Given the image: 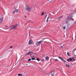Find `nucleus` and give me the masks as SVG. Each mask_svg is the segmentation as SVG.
I'll return each mask as SVG.
<instances>
[{
  "label": "nucleus",
  "mask_w": 76,
  "mask_h": 76,
  "mask_svg": "<svg viewBox=\"0 0 76 76\" xmlns=\"http://www.w3.org/2000/svg\"><path fill=\"white\" fill-rule=\"evenodd\" d=\"M72 17L73 16L72 15L67 17L66 19V22H70V21H71V20H72Z\"/></svg>",
  "instance_id": "obj_1"
},
{
  "label": "nucleus",
  "mask_w": 76,
  "mask_h": 76,
  "mask_svg": "<svg viewBox=\"0 0 76 76\" xmlns=\"http://www.w3.org/2000/svg\"><path fill=\"white\" fill-rule=\"evenodd\" d=\"M18 24L12 25L10 27H11V29H16L18 28Z\"/></svg>",
  "instance_id": "obj_2"
},
{
  "label": "nucleus",
  "mask_w": 76,
  "mask_h": 76,
  "mask_svg": "<svg viewBox=\"0 0 76 76\" xmlns=\"http://www.w3.org/2000/svg\"><path fill=\"white\" fill-rule=\"evenodd\" d=\"M25 9L27 10V11H28V12H29L32 10V8L30 7H29V6H26V8Z\"/></svg>",
  "instance_id": "obj_3"
},
{
  "label": "nucleus",
  "mask_w": 76,
  "mask_h": 76,
  "mask_svg": "<svg viewBox=\"0 0 76 76\" xmlns=\"http://www.w3.org/2000/svg\"><path fill=\"white\" fill-rule=\"evenodd\" d=\"M54 74V71H52L49 74V76H53V75Z\"/></svg>",
  "instance_id": "obj_4"
},
{
  "label": "nucleus",
  "mask_w": 76,
  "mask_h": 76,
  "mask_svg": "<svg viewBox=\"0 0 76 76\" xmlns=\"http://www.w3.org/2000/svg\"><path fill=\"white\" fill-rule=\"evenodd\" d=\"M4 18V17H1V19H0V23H1V22L3 21V19Z\"/></svg>",
  "instance_id": "obj_5"
},
{
  "label": "nucleus",
  "mask_w": 76,
  "mask_h": 76,
  "mask_svg": "<svg viewBox=\"0 0 76 76\" xmlns=\"http://www.w3.org/2000/svg\"><path fill=\"white\" fill-rule=\"evenodd\" d=\"M32 44V41L30 40L28 44L29 45H31Z\"/></svg>",
  "instance_id": "obj_6"
},
{
  "label": "nucleus",
  "mask_w": 76,
  "mask_h": 76,
  "mask_svg": "<svg viewBox=\"0 0 76 76\" xmlns=\"http://www.w3.org/2000/svg\"><path fill=\"white\" fill-rule=\"evenodd\" d=\"M36 45L37 46L39 45H40V44L39 42H36Z\"/></svg>",
  "instance_id": "obj_7"
},
{
  "label": "nucleus",
  "mask_w": 76,
  "mask_h": 76,
  "mask_svg": "<svg viewBox=\"0 0 76 76\" xmlns=\"http://www.w3.org/2000/svg\"><path fill=\"white\" fill-rule=\"evenodd\" d=\"M30 56L31 57H34L35 55L34 54H32L31 55H30Z\"/></svg>",
  "instance_id": "obj_8"
},
{
  "label": "nucleus",
  "mask_w": 76,
  "mask_h": 76,
  "mask_svg": "<svg viewBox=\"0 0 76 76\" xmlns=\"http://www.w3.org/2000/svg\"><path fill=\"white\" fill-rule=\"evenodd\" d=\"M39 42L40 44H41L43 42V41H42V40H41Z\"/></svg>",
  "instance_id": "obj_9"
},
{
  "label": "nucleus",
  "mask_w": 76,
  "mask_h": 76,
  "mask_svg": "<svg viewBox=\"0 0 76 76\" xmlns=\"http://www.w3.org/2000/svg\"><path fill=\"white\" fill-rule=\"evenodd\" d=\"M63 18V16H61L60 17L56 18V19H61V18Z\"/></svg>",
  "instance_id": "obj_10"
},
{
  "label": "nucleus",
  "mask_w": 76,
  "mask_h": 76,
  "mask_svg": "<svg viewBox=\"0 0 76 76\" xmlns=\"http://www.w3.org/2000/svg\"><path fill=\"white\" fill-rule=\"evenodd\" d=\"M32 52H31V51H29L28 53H26V54L27 55V54H31V53H32Z\"/></svg>",
  "instance_id": "obj_11"
},
{
  "label": "nucleus",
  "mask_w": 76,
  "mask_h": 76,
  "mask_svg": "<svg viewBox=\"0 0 76 76\" xmlns=\"http://www.w3.org/2000/svg\"><path fill=\"white\" fill-rule=\"evenodd\" d=\"M72 60L74 61H75V58H74V57H72Z\"/></svg>",
  "instance_id": "obj_12"
},
{
  "label": "nucleus",
  "mask_w": 76,
  "mask_h": 76,
  "mask_svg": "<svg viewBox=\"0 0 76 76\" xmlns=\"http://www.w3.org/2000/svg\"><path fill=\"white\" fill-rule=\"evenodd\" d=\"M31 60H36V59H35V58H31Z\"/></svg>",
  "instance_id": "obj_13"
},
{
  "label": "nucleus",
  "mask_w": 76,
  "mask_h": 76,
  "mask_svg": "<svg viewBox=\"0 0 76 76\" xmlns=\"http://www.w3.org/2000/svg\"><path fill=\"white\" fill-rule=\"evenodd\" d=\"M18 76H23V75H22V74H18Z\"/></svg>",
  "instance_id": "obj_14"
},
{
  "label": "nucleus",
  "mask_w": 76,
  "mask_h": 76,
  "mask_svg": "<svg viewBox=\"0 0 76 76\" xmlns=\"http://www.w3.org/2000/svg\"><path fill=\"white\" fill-rule=\"evenodd\" d=\"M66 66L67 67H69V66H70V65L67 64H66Z\"/></svg>",
  "instance_id": "obj_15"
},
{
  "label": "nucleus",
  "mask_w": 76,
  "mask_h": 76,
  "mask_svg": "<svg viewBox=\"0 0 76 76\" xmlns=\"http://www.w3.org/2000/svg\"><path fill=\"white\" fill-rule=\"evenodd\" d=\"M69 61H72V58H69Z\"/></svg>",
  "instance_id": "obj_16"
},
{
  "label": "nucleus",
  "mask_w": 76,
  "mask_h": 76,
  "mask_svg": "<svg viewBox=\"0 0 76 76\" xmlns=\"http://www.w3.org/2000/svg\"><path fill=\"white\" fill-rule=\"evenodd\" d=\"M19 11V10H18V9H16L15 10V12H18V11Z\"/></svg>",
  "instance_id": "obj_17"
},
{
  "label": "nucleus",
  "mask_w": 76,
  "mask_h": 76,
  "mask_svg": "<svg viewBox=\"0 0 76 76\" xmlns=\"http://www.w3.org/2000/svg\"><path fill=\"white\" fill-rule=\"evenodd\" d=\"M48 58H48V57L47 56L46 57V60H48Z\"/></svg>",
  "instance_id": "obj_18"
},
{
  "label": "nucleus",
  "mask_w": 76,
  "mask_h": 76,
  "mask_svg": "<svg viewBox=\"0 0 76 76\" xmlns=\"http://www.w3.org/2000/svg\"><path fill=\"white\" fill-rule=\"evenodd\" d=\"M44 13H45L44 12H42L41 14V16H43V15H44Z\"/></svg>",
  "instance_id": "obj_19"
},
{
  "label": "nucleus",
  "mask_w": 76,
  "mask_h": 76,
  "mask_svg": "<svg viewBox=\"0 0 76 76\" xmlns=\"http://www.w3.org/2000/svg\"><path fill=\"white\" fill-rule=\"evenodd\" d=\"M67 56H69V57H70V54H69V52H68L67 53Z\"/></svg>",
  "instance_id": "obj_20"
},
{
  "label": "nucleus",
  "mask_w": 76,
  "mask_h": 76,
  "mask_svg": "<svg viewBox=\"0 0 76 76\" xmlns=\"http://www.w3.org/2000/svg\"><path fill=\"white\" fill-rule=\"evenodd\" d=\"M36 60L38 61H39V58H37Z\"/></svg>",
  "instance_id": "obj_21"
},
{
  "label": "nucleus",
  "mask_w": 76,
  "mask_h": 76,
  "mask_svg": "<svg viewBox=\"0 0 76 76\" xmlns=\"http://www.w3.org/2000/svg\"><path fill=\"white\" fill-rule=\"evenodd\" d=\"M15 11H14L12 12V14H15Z\"/></svg>",
  "instance_id": "obj_22"
},
{
  "label": "nucleus",
  "mask_w": 76,
  "mask_h": 76,
  "mask_svg": "<svg viewBox=\"0 0 76 76\" xmlns=\"http://www.w3.org/2000/svg\"><path fill=\"white\" fill-rule=\"evenodd\" d=\"M31 59L30 58V59H29L28 60V61H31Z\"/></svg>",
  "instance_id": "obj_23"
},
{
  "label": "nucleus",
  "mask_w": 76,
  "mask_h": 76,
  "mask_svg": "<svg viewBox=\"0 0 76 76\" xmlns=\"http://www.w3.org/2000/svg\"><path fill=\"white\" fill-rule=\"evenodd\" d=\"M63 61L64 62V63H66V61L64 60V59H63V60L62 61Z\"/></svg>",
  "instance_id": "obj_24"
},
{
  "label": "nucleus",
  "mask_w": 76,
  "mask_h": 76,
  "mask_svg": "<svg viewBox=\"0 0 76 76\" xmlns=\"http://www.w3.org/2000/svg\"><path fill=\"white\" fill-rule=\"evenodd\" d=\"M64 29L65 30L66 29V26H64L63 27Z\"/></svg>",
  "instance_id": "obj_25"
},
{
  "label": "nucleus",
  "mask_w": 76,
  "mask_h": 76,
  "mask_svg": "<svg viewBox=\"0 0 76 76\" xmlns=\"http://www.w3.org/2000/svg\"><path fill=\"white\" fill-rule=\"evenodd\" d=\"M49 2H52V1H53V0H49Z\"/></svg>",
  "instance_id": "obj_26"
},
{
  "label": "nucleus",
  "mask_w": 76,
  "mask_h": 76,
  "mask_svg": "<svg viewBox=\"0 0 76 76\" xmlns=\"http://www.w3.org/2000/svg\"><path fill=\"white\" fill-rule=\"evenodd\" d=\"M49 18H50V15H48V17L47 19L48 20V19H49Z\"/></svg>",
  "instance_id": "obj_27"
},
{
  "label": "nucleus",
  "mask_w": 76,
  "mask_h": 76,
  "mask_svg": "<svg viewBox=\"0 0 76 76\" xmlns=\"http://www.w3.org/2000/svg\"><path fill=\"white\" fill-rule=\"evenodd\" d=\"M67 61L69 62L70 61V60H69V58H68L67 59Z\"/></svg>",
  "instance_id": "obj_28"
},
{
  "label": "nucleus",
  "mask_w": 76,
  "mask_h": 76,
  "mask_svg": "<svg viewBox=\"0 0 76 76\" xmlns=\"http://www.w3.org/2000/svg\"><path fill=\"white\" fill-rule=\"evenodd\" d=\"M61 58H62L61 57H58V58L61 59Z\"/></svg>",
  "instance_id": "obj_29"
},
{
  "label": "nucleus",
  "mask_w": 76,
  "mask_h": 76,
  "mask_svg": "<svg viewBox=\"0 0 76 76\" xmlns=\"http://www.w3.org/2000/svg\"><path fill=\"white\" fill-rule=\"evenodd\" d=\"M60 47L61 48H63V47L62 46H60Z\"/></svg>",
  "instance_id": "obj_30"
},
{
  "label": "nucleus",
  "mask_w": 76,
  "mask_h": 76,
  "mask_svg": "<svg viewBox=\"0 0 76 76\" xmlns=\"http://www.w3.org/2000/svg\"><path fill=\"white\" fill-rule=\"evenodd\" d=\"M45 61V60H44V59H42V61Z\"/></svg>",
  "instance_id": "obj_31"
},
{
  "label": "nucleus",
  "mask_w": 76,
  "mask_h": 76,
  "mask_svg": "<svg viewBox=\"0 0 76 76\" xmlns=\"http://www.w3.org/2000/svg\"><path fill=\"white\" fill-rule=\"evenodd\" d=\"M5 27H6V28H7V27H8V26H5Z\"/></svg>",
  "instance_id": "obj_32"
},
{
  "label": "nucleus",
  "mask_w": 76,
  "mask_h": 76,
  "mask_svg": "<svg viewBox=\"0 0 76 76\" xmlns=\"http://www.w3.org/2000/svg\"><path fill=\"white\" fill-rule=\"evenodd\" d=\"M48 22V20H46V22Z\"/></svg>",
  "instance_id": "obj_33"
},
{
  "label": "nucleus",
  "mask_w": 76,
  "mask_h": 76,
  "mask_svg": "<svg viewBox=\"0 0 76 76\" xmlns=\"http://www.w3.org/2000/svg\"><path fill=\"white\" fill-rule=\"evenodd\" d=\"M61 60H62V61L63 60V58H61Z\"/></svg>",
  "instance_id": "obj_34"
},
{
  "label": "nucleus",
  "mask_w": 76,
  "mask_h": 76,
  "mask_svg": "<svg viewBox=\"0 0 76 76\" xmlns=\"http://www.w3.org/2000/svg\"><path fill=\"white\" fill-rule=\"evenodd\" d=\"M13 48V47H12V46H10V48Z\"/></svg>",
  "instance_id": "obj_35"
},
{
  "label": "nucleus",
  "mask_w": 76,
  "mask_h": 76,
  "mask_svg": "<svg viewBox=\"0 0 76 76\" xmlns=\"http://www.w3.org/2000/svg\"><path fill=\"white\" fill-rule=\"evenodd\" d=\"M56 61H58V60H57V59H55Z\"/></svg>",
  "instance_id": "obj_36"
},
{
  "label": "nucleus",
  "mask_w": 76,
  "mask_h": 76,
  "mask_svg": "<svg viewBox=\"0 0 76 76\" xmlns=\"http://www.w3.org/2000/svg\"><path fill=\"white\" fill-rule=\"evenodd\" d=\"M24 17H25V18H26V16L25 15H24Z\"/></svg>",
  "instance_id": "obj_37"
},
{
  "label": "nucleus",
  "mask_w": 76,
  "mask_h": 76,
  "mask_svg": "<svg viewBox=\"0 0 76 76\" xmlns=\"http://www.w3.org/2000/svg\"><path fill=\"white\" fill-rule=\"evenodd\" d=\"M74 23H76V21H75V22H74Z\"/></svg>",
  "instance_id": "obj_38"
},
{
  "label": "nucleus",
  "mask_w": 76,
  "mask_h": 76,
  "mask_svg": "<svg viewBox=\"0 0 76 76\" xmlns=\"http://www.w3.org/2000/svg\"><path fill=\"white\" fill-rule=\"evenodd\" d=\"M54 20H51V21H54Z\"/></svg>",
  "instance_id": "obj_39"
},
{
  "label": "nucleus",
  "mask_w": 76,
  "mask_h": 76,
  "mask_svg": "<svg viewBox=\"0 0 76 76\" xmlns=\"http://www.w3.org/2000/svg\"><path fill=\"white\" fill-rule=\"evenodd\" d=\"M69 26V24L67 25V26Z\"/></svg>",
  "instance_id": "obj_40"
},
{
  "label": "nucleus",
  "mask_w": 76,
  "mask_h": 76,
  "mask_svg": "<svg viewBox=\"0 0 76 76\" xmlns=\"http://www.w3.org/2000/svg\"><path fill=\"white\" fill-rule=\"evenodd\" d=\"M66 23H67V24L68 23L67 21V22H66Z\"/></svg>",
  "instance_id": "obj_41"
},
{
  "label": "nucleus",
  "mask_w": 76,
  "mask_h": 76,
  "mask_svg": "<svg viewBox=\"0 0 76 76\" xmlns=\"http://www.w3.org/2000/svg\"><path fill=\"white\" fill-rule=\"evenodd\" d=\"M75 50H76V48L74 50V51H75Z\"/></svg>",
  "instance_id": "obj_42"
},
{
  "label": "nucleus",
  "mask_w": 76,
  "mask_h": 76,
  "mask_svg": "<svg viewBox=\"0 0 76 76\" xmlns=\"http://www.w3.org/2000/svg\"><path fill=\"white\" fill-rule=\"evenodd\" d=\"M46 16H47V15H46ZM46 18H47V16L46 17Z\"/></svg>",
  "instance_id": "obj_43"
},
{
  "label": "nucleus",
  "mask_w": 76,
  "mask_h": 76,
  "mask_svg": "<svg viewBox=\"0 0 76 76\" xmlns=\"http://www.w3.org/2000/svg\"><path fill=\"white\" fill-rule=\"evenodd\" d=\"M26 65L27 66L28 65V64H26Z\"/></svg>",
  "instance_id": "obj_44"
},
{
  "label": "nucleus",
  "mask_w": 76,
  "mask_h": 76,
  "mask_svg": "<svg viewBox=\"0 0 76 76\" xmlns=\"http://www.w3.org/2000/svg\"><path fill=\"white\" fill-rule=\"evenodd\" d=\"M8 29H9V28H8Z\"/></svg>",
  "instance_id": "obj_45"
},
{
  "label": "nucleus",
  "mask_w": 76,
  "mask_h": 76,
  "mask_svg": "<svg viewBox=\"0 0 76 76\" xmlns=\"http://www.w3.org/2000/svg\"><path fill=\"white\" fill-rule=\"evenodd\" d=\"M8 29H9V28H8Z\"/></svg>",
  "instance_id": "obj_46"
}]
</instances>
